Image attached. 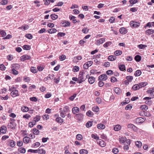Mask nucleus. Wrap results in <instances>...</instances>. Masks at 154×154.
Instances as JSON below:
<instances>
[{
  "label": "nucleus",
  "mask_w": 154,
  "mask_h": 154,
  "mask_svg": "<svg viewBox=\"0 0 154 154\" xmlns=\"http://www.w3.org/2000/svg\"><path fill=\"white\" fill-rule=\"evenodd\" d=\"M146 47H147V45L143 44H140L137 45V47L140 49H144Z\"/></svg>",
  "instance_id": "nucleus-47"
},
{
  "label": "nucleus",
  "mask_w": 154,
  "mask_h": 154,
  "mask_svg": "<svg viewBox=\"0 0 154 154\" xmlns=\"http://www.w3.org/2000/svg\"><path fill=\"white\" fill-rule=\"evenodd\" d=\"M126 79L127 80L131 82L132 81L133 79V76H128L126 77Z\"/></svg>",
  "instance_id": "nucleus-57"
},
{
  "label": "nucleus",
  "mask_w": 154,
  "mask_h": 154,
  "mask_svg": "<svg viewBox=\"0 0 154 154\" xmlns=\"http://www.w3.org/2000/svg\"><path fill=\"white\" fill-rule=\"evenodd\" d=\"M119 141L121 144L124 143L127 141L126 138L125 137L119 136Z\"/></svg>",
  "instance_id": "nucleus-8"
},
{
  "label": "nucleus",
  "mask_w": 154,
  "mask_h": 154,
  "mask_svg": "<svg viewBox=\"0 0 154 154\" xmlns=\"http://www.w3.org/2000/svg\"><path fill=\"white\" fill-rule=\"evenodd\" d=\"M138 84L140 88L146 86L148 84V83L147 82H140Z\"/></svg>",
  "instance_id": "nucleus-32"
},
{
  "label": "nucleus",
  "mask_w": 154,
  "mask_h": 154,
  "mask_svg": "<svg viewBox=\"0 0 154 154\" xmlns=\"http://www.w3.org/2000/svg\"><path fill=\"white\" fill-rule=\"evenodd\" d=\"M32 131L34 134L35 135H37L39 134V131L36 128L33 129Z\"/></svg>",
  "instance_id": "nucleus-35"
},
{
  "label": "nucleus",
  "mask_w": 154,
  "mask_h": 154,
  "mask_svg": "<svg viewBox=\"0 0 154 154\" xmlns=\"http://www.w3.org/2000/svg\"><path fill=\"white\" fill-rule=\"evenodd\" d=\"M119 69L122 71L125 70V66L124 65H121L119 66Z\"/></svg>",
  "instance_id": "nucleus-40"
},
{
  "label": "nucleus",
  "mask_w": 154,
  "mask_h": 154,
  "mask_svg": "<svg viewBox=\"0 0 154 154\" xmlns=\"http://www.w3.org/2000/svg\"><path fill=\"white\" fill-rule=\"evenodd\" d=\"M80 154H87L88 151L87 150L82 149L80 150Z\"/></svg>",
  "instance_id": "nucleus-50"
},
{
  "label": "nucleus",
  "mask_w": 154,
  "mask_h": 154,
  "mask_svg": "<svg viewBox=\"0 0 154 154\" xmlns=\"http://www.w3.org/2000/svg\"><path fill=\"white\" fill-rule=\"evenodd\" d=\"M92 110L93 111L95 112H98L99 111V108L98 106H95L92 108Z\"/></svg>",
  "instance_id": "nucleus-51"
},
{
  "label": "nucleus",
  "mask_w": 154,
  "mask_h": 154,
  "mask_svg": "<svg viewBox=\"0 0 154 154\" xmlns=\"http://www.w3.org/2000/svg\"><path fill=\"white\" fill-rule=\"evenodd\" d=\"M99 145L102 147H104L106 146V143L102 140L99 141Z\"/></svg>",
  "instance_id": "nucleus-34"
},
{
  "label": "nucleus",
  "mask_w": 154,
  "mask_h": 154,
  "mask_svg": "<svg viewBox=\"0 0 154 154\" xmlns=\"http://www.w3.org/2000/svg\"><path fill=\"white\" fill-rule=\"evenodd\" d=\"M140 23L138 22H137L134 21H131L130 22V25L131 27L136 28L140 26Z\"/></svg>",
  "instance_id": "nucleus-2"
},
{
  "label": "nucleus",
  "mask_w": 154,
  "mask_h": 154,
  "mask_svg": "<svg viewBox=\"0 0 154 154\" xmlns=\"http://www.w3.org/2000/svg\"><path fill=\"white\" fill-rule=\"evenodd\" d=\"M141 74V72L140 70H137L134 73V75L135 76H140Z\"/></svg>",
  "instance_id": "nucleus-42"
},
{
  "label": "nucleus",
  "mask_w": 154,
  "mask_h": 154,
  "mask_svg": "<svg viewBox=\"0 0 154 154\" xmlns=\"http://www.w3.org/2000/svg\"><path fill=\"white\" fill-rule=\"evenodd\" d=\"M31 117V116L29 115L28 114H26L23 116V118L24 119H29V118H30Z\"/></svg>",
  "instance_id": "nucleus-63"
},
{
  "label": "nucleus",
  "mask_w": 154,
  "mask_h": 154,
  "mask_svg": "<svg viewBox=\"0 0 154 154\" xmlns=\"http://www.w3.org/2000/svg\"><path fill=\"white\" fill-rule=\"evenodd\" d=\"M112 152L114 154H117L119 152V149L117 148H114L112 149Z\"/></svg>",
  "instance_id": "nucleus-54"
},
{
  "label": "nucleus",
  "mask_w": 154,
  "mask_h": 154,
  "mask_svg": "<svg viewBox=\"0 0 154 154\" xmlns=\"http://www.w3.org/2000/svg\"><path fill=\"white\" fill-rule=\"evenodd\" d=\"M36 124V123H35V122L33 121L32 120V122H30L29 123L28 126L30 128H32L33 127L34 125H35Z\"/></svg>",
  "instance_id": "nucleus-39"
},
{
  "label": "nucleus",
  "mask_w": 154,
  "mask_h": 154,
  "mask_svg": "<svg viewBox=\"0 0 154 154\" xmlns=\"http://www.w3.org/2000/svg\"><path fill=\"white\" fill-rule=\"evenodd\" d=\"M30 56L27 54L23 55L20 57V60L22 61H24L26 60H30Z\"/></svg>",
  "instance_id": "nucleus-10"
},
{
  "label": "nucleus",
  "mask_w": 154,
  "mask_h": 154,
  "mask_svg": "<svg viewBox=\"0 0 154 154\" xmlns=\"http://www.w3.org/2000/svg\"><path fill=\"white\" fill-rule=\"evenodd\" d=\"M23 48L24 50H28L30 49L31 47L30 46L28 45H24L23 46Z\"/></svg>",
  "instance_id": "nucleus-52"
},
{
  "label": "nucleus",
  "mask_w": 154,
  "mask_h": 154,
  "mask_svg": "<svg viewBox=\"0 0 154 154\" xmlns=\"http://www.w3.org/2000/svg\"><path fill=\"white\" fill-rule=\"evenodd\" d=\"M88 81L89 83L91 84H93L94 82L95 81V78L94 77L91 76V77H88Z\"/></svg>",
  "instance_id": "nucleus-15"
},
{
  "label": "nucleus",
  "mask_w": 154,
  "mask_h": 154,
  "mask_svg": "<svg viewBox=\"0 0 154 154\" xmlns=\"http://www.w3.org/2000/svg\"><path fill=\"white\" fill-rule=\"evenodd\" d=\"M9 91H12V92H11V96L13 95H14L15 96H19L18 95V91L17 90H12L11 89V88H10L9 87Z\"/></svg>",
  "instance_id": "nucleus-6"
},
{
  "label": "nucleus",
  "mask_w": 154,
  "mask_h": 154,
  "mask_svg": "<svg viewBox=\"0 0 154 154\" xmlns=\"http://www.w3.org/2000/svg\"><path fill=\"white\" fill-rule=\"evenodd\" d=\"M66 58V56L65 55H62L59 57V59L60 61H63Z\"/></svg>",
  "instance_id": "nucleus-61"
},
{
  "label": "nucleus",
  "mask_w": 154,
  "mask_h": 154,
  "mask_svg": "<svg viewBox=\"0 0 154 154\" xmlns=\"http://www.w3.org/2000/svg\"><path fill=\"white\" fill-rule=\"evenodd\" d=\"M132 88L134 90H137L140 89V88L138 84H136L133 86Z\"/></svg>",
  "instance_id": "nucleus-36"
},
{
  "label": "nucleus",
  "mask_w": 154,
  "mask_h": 154,
  "mask_svg": "<svg viewBox=\"0 0 154 154\" xmlns=\"http://www.w3.org/2000/svg\"><path fill=\"white\" fill-rule=\"evenodd\" d=\"M119 32L121 34H125L127 33V31L125 28L122 27L119 29Z\"/></svg>",
  "instance_id": "nucleus-20"
},
{
  "label": "nucleus",
  "mask_w": 154,
  "mask_h": 154,
  "mask_svg": "<svg viewBox=\"0 0 154 154\" xmlns=\"http://www.w3.org/2000/svg\"><path fill=\"white\" fill-rule=\"evenodd\" d=\"M108 59L109 61H113L116 59V57L114 55H110L108 57Z\"/></svg>",
  "instance_id": "nucleus-23"
},
{
  "label": "nucleus",
  "mask_w": 154,
  "mask_h": 154,
  "mask_svg": "<svg viewBox=\"0 0 154 154\" xmlns=\"http://www.w3.org/2000/svg\"><path fill=\"white\" fill-rule=\"evenodd\" d=\"M135 144L136 145L138 148L140 147L142 145L141 142L139 141H137L135 142Z\"/></svg>",
  "instance_id": "nucleus-41"
},
{
  "label": "nucleus",
  "mask_w": 154,
  "mask_h": 154,
  "mask_svg": "<svg viewBox=\"0 0 154 154\" xmlns=\"http://www.w3.org/2000/svg\"><path fill=\"white\" fill-rule=\"evenodd\" d=\"M7 131L6 127L5 126H3L1 127L0 130V133L4 134L6 133Z\"/></svg>",
  "instance_id": "nucleus-14"
},
{
  "label": "nucleus",
  "mask_w": 154,
  "mask_h": 154,
  "mask_svg": "<svg viewBox=\"0 0 154 154\" xmlns=\"http://www.w3.org/2000/svg\"><path fill=\"white\" fill-rule=\"evenodd\" d=\"M89 31V29L86 27H84L82 30V31L84 33H87Z\"/></svg>",
  "instance_id": "nucleus-64"
},
{
  "label": "nucleus",
  "mask_w": 154,
  "mask_h": 154,
  "mask_svg": "<svg viewBox=\"0 0 154 154\" xmlns=\"http://www.w3.org/2000/svg\"><path fill=\"white\" fill-rule=\"evenodd\" d=\"M82 135L81 134H78L76 136V138L78 140H81L82 138Z\"/></svg>",
  "instance_id": "nucleus-60"
},
{
  "label": "nucleus",
  "mask_w": 154,
  "mask_h": 154,
  "mask_svg": "<svg viewBox=\"0 0 154 154\" xmlns=\"http://www.w3.org/2000/svg\"><path fill=\"white\" fill-rule=\"evenodd\" d=\"M8 126L11 127L12 129H14L16 126V124L14 122H11L10 123L8 124Z\"/></svg>",
  "instance_id": "nucleus-17"
},
{
  "label": "nucleus",
  "mask_w": 154,
  "mask_h": 154,
  "mask_svg": "<svg viewBox=\"0 0 154 154\" xmlns=\"http://www.w3.org/2000/svg\"><path fill=\"white\" fill-rule=\"evenodd\" d=\"M42 117L44 119L47 120L49 119V116L48 114H45L43 115Z\"/></svg>",
  "instance_id": "nucleus-58"
},
{
  "label": "nucleus",
  "mask_w": 154,
  "mask_h": 154,
  "mask_svg": "<svg viewBox=\"0 0 154 154\" xmlns=\"http://www.w3.org/2000/svg\"><path fill=\"white\" fill-rule=\"evenodd\" d=\"M105 41V38H101L99 40H97L96 42V44L97 45H99L103 43Z\"/></svg>",
  "instance_id": "nucleus-13"
},
{
  "label": "nucleus",
  "mask_w": 154,
  "mask_h": 154,
  "mask_svg": "<svg viewBox=\"0 0 154 154\" xmlns=\"http://www.w3.org/2000/svg\"><path fill=\"white\" fill-rule=\"evenodd\" d=\"M154 33V30L151 29H148L145 32V33L146 34L149 35H150L152 34L153 33Z\"/></svg>",
  "instance_id": "nucleus-24"
},
{
  "label": "nucleus",
  "mask_w": 154,
  "mask_h": 154,
  "mask_svg": "<svg viewBox=\"0 0 154 154\" xmlns=\"http://www.w3.org/2000/svg\"><path fill=\"white\" fill-rule=\"evenodd\" d=\"M91 137L96 140H98L99 139V137L97 136V134H91Z\"/></svg>",
  "instance_id": "nucleus-38"
},
{
  "label": "nucleus",
  "mask_w": 154,
  "mask_h": 154,
  "mask_svg": "<svg viewBox=\"0 0 154 154\" xmlns=\"http://www.w3.org/2000/svg\"><path fill=\"white\" fill-rule=\"evenodd\" d=\"M38 152L41 154H45L46 152L45 150H44L43 149L41 148V147H40L38 150Z\"/></svg>",
  "instance_id": "nucleus-37"
},
{
  "label": "nucleus",
  "mask_w": 154,
  "mask_h": 154,
  "mask_svg": "<svg viewBox=\"0 0 154 154\" xmlns=\"http://www.w3.org/2000/svg\"><path fill=\"white\" fill-rule=\"evenodd\" d=\"M79 67L78 66H75L74 67L72 71L74 72H76L79 71Z\"/></svg>",
  "instance_id": "nucleus-48"
},
{
  "label": "nucleus",
  "mask_w": 154,
  "mask_h": 154,
  "mask_svg": "<svg viewBox=\"0 0 154 154\" xmlns=\"http://www.w3.org/2000/svg\"><path fill=\"white\" fill-rule=\"evenodd\" d=\"M79 108L77 107H75L72 108V113L75 114L76 113H78L79 112Z\"/></svg>",
  "instance_id": "nucleus-19"
},
{
  "label": "nucleus",
  "mask_w": 154,
  "mask_h": 154,
  "mask_svg": "<svg viewBox=\"0 0 154 154\" xmlns=\"http://www.w3.org/2000/svg\"><path fill=\"white\" fill-rule=\"evenodd\" d=\"M18 152L22 153H25L26 151L25 149L24 148L22 147L19 148L18 149Z\"/></svg>",
  "instance_id": "nucleus-31"
},
{
  "label": "nucleus",
  "mask_w": 154,
  "mask_h": 154,
  "mask_svg": "<svg viewBox=\"0 0 154 154\" xmlns=\"http://www.w3.org/2000/svg\"><path fill=\"white\" fill-rule=\"evenodd\" d=\"M122 53V51L120 50L116 51L114 53V54L116 56H118L121 55Z\"/></svg>",
  "instance_id": "nucleus-44"
},
{
  "label": "nucleus",
  "mask_w": 154,
  "mask_h": 154,
  "mask_svg": "<svg viewBox=\"0 0 154 154\" xmlns=\"http://www.w3.org/2000/svg\"><path fill=\"white\" fill-rule=\"evenodd\" d=\"M148 93L151 96H154V89L152 88H150L147 91Z\"/></svg>",
  "instance_id": "nucleus-26"
},
{
  "label": "nucleus",
  "mask_w": 154,
  "mask_h": 154,
  "mask_svg": "<svg viewBox=\"0 0 154 154\" xmlns=\"http://www.w3.org/2000/svg\"><path fill=\"white\" fill-rule=\"evenodd\" d=\"M63 111L64 112L66 113V112L69 111V108L68 106H66L63 108Z\"/></svg>",
  "instance_id": "nucleus-55"
},
{
  "label": "nucleus",
  "mask_w": 154,
  "mask_h": 154,
  "mask_svg": "<svg viewBox=\"0 0 154 154\" xmlns=\"http://www.w3.org/2000/svg\"><path fill=\"white\" fill-rule=\"evenodd\" d=\"M122 127L119 125H117L113 126V129L116 131H118L121 129Z\"/></svg>",
  "instance_id": "nucleus-16"
},
{
  "label": "nucleus",
  "mask_w": 154,
  "mask_h": 154,
  "mask_svg": "<svg viewBox=\"0 0 154 154\" xmlns=\"http://www.w3.org/2000/svg\"><path fill=\"white\" fill-rule=\"evenodd\" d=\"M89 77V75H87L85 76L83 72H80L78 76V83L80 84L82 83L85 81L86 78H88Z\"/></svg>",
  "instance_id": "nucleus-1"
},
{
  "label": "nucleus",
  "mask_w": 154,
  "mask_h": 154,
  "mask_svg": "<svg viewBox=\"0 0 154 154\" xmlns=\"http://www.w3.org/2000/svg\"><path fill=\"white\" fill-rule=\"evenodd\" d=\"M76 120L79 121L82 120L83 118V115L81 113L76 114L75 117Z\"/></svg>",
  "instance_id": "nucleus-3"
},
{
  "label": "nucleus",
  "mask_w": 154,
  "mask_h": 154,
  "mask_svg": "<svg viewBox=\"0 0 154 154\" xmlns=\"http://www.w3.org/2000/svg\"><path fill=\"white\" fill-rule=\"evenodd\" d=\"M107 79V76L105 74H103L100 75L98 78L99 80L105 81Z\"/></svg>",
  "instance_id": "nucleus-12"
},
{
  "label": "nucleus",
  "mask_w": 154,
  "mask_h": 154,
  "mask_svg": "<svg viewBox=\"0 0 154 154\" xmlns=\"http://www.w3.org/2000/svg\"><path fill=\"white\" fill-rule=\"evenodd\" d=\"M87 115L89 117H92L94 115L93 113L91 111L89 110L86 113Z\"/></svg>",
  "instance_id": "nucleus-53"
},
{
  "label": "nucleus",
  "mask_w": 154,
  "mask_h": 154,
  "mask_svg": "<svg viewBox=\"0 0 154 154\" xmlns=\"http://www.w3.org/2000/svg\"><path fill=\"white\" fill-rule=\"evenodd\" d=\"M57 31V30L56 29L53 28L49 29L48 31V32L50 33H55Z\"/></svg>",
  "instance_id": "nucleus-56"
},
{
  "label": "nucleus",
  "mask_w": 154,
  "mask_h": 154,
  "mask_svg": "<svg viewBox=\"0 0 154 154\" xmlns=\"http://www.w3.org/2000/svg\"><path fill=\"white\" fill-rule=\"evenodd\" d=\"M131 143V140L130 139H128L127 141L124 146L123 147L124 149L125 150H127L129 149L130 144Z\"/></svg>",
  "instance_id": "nucleus-5"
},
{
  "label": "nucleus",
  "mask_w": 154,
  "mask_h": 154,
  "mask_svg": "<svg viewBox=\"0 0 154 154\" xmlns=\"http://www.w3.org/2000/svg\"><path fill=\"white\" fill-rule=\"evenodd\" d=\"M0 33L2 37H3L5 36L6 35V33L5 32V31L3 30L0 29Z\"/></svg>",
  "instance_id": "nucleus-45"
},
{
  "label": "nucleus",
  "mask_w": 154,
  "mask_h": 154,
  "mask_svg": "<svg viewBox=\"0 0 154 154\" xmlns=\"http://www.w3.org/2000/svg\"><path fill=\"white\" fill-rule=\"evenodd\" d=\"M9 142V144L10 146L13 147H14L16 145L15 142L13 140H8V142Z\"/></svg>",
  "instance_id": "nucleus-30"
},
{
  "label": "nucleus",
  "mask_w": 154,
  "mask_h": 154,
  "mask_svg": "<svg viewBox=\"0 0 154 154\" xmlns=\"http://www.w3.org/2000/svg\"><path fill=\"white\" fill-rule=\"evenodd\" d=\"M140 108L142 110L144 109L146 110L148 109V106L146 105H142L140 106Z\"/></svg>",
  "instance_id": "nucleus-59"
},
{
  "label": "nucleus",
  "mask_w": 154,
  "mask_h": 154,
  "mask_svg": "<svg viewBox=\"0 0 154 154\" xmlns=\"http://www.w3.org/2000/svg\"><path fill=\"white\" fill-rule=\"evenodd\" d=\"M93 62L92 61H90L87 62L83 65L84 68L85 69H87L88 67L91 66L93 64Z\"/></svg>",
  "instance_id": "nucleus-4"
},
{
  "label": "nucleus",
  "mask_w": 154,
  "mask_h": 154,
  "mask_svg": "<svg viewBox=\"0 0 154 154\" xmlns=\"http://www.w3.org/2000/svg\"><path fill=\"white\" fill-rule=\"evenodd\" d=\"M21 110L23 112H26L29 110V108L27 106H23L21 107Z\"/></svg>",
  "instance_id": "nucleus-25"
},
{
  "label": "nucleus",
  "mask_w": 154,
  "mask_h": 154,
  "mask_svg": "<svg viewBox=\"0 0 154 154\" xmlns=\"http://www.w3.org/2000/svg\"><path fill=\"white\" fill-rule=\"evenodd\" d=\"M12 69H18L20 68V65L19 64L17 63L13 64L11 65Z\"/></svg>",
  "instance_id": "nucleus-21"
},
{
  "label": "nucleus",
  "mask_w": 154,
  "mask_h": 154,
  "mask_svg": "<svg viewBox=\"0 0 154 154\" xmlns=\"http://www.w3.org/2000/svg\"><path fill=\"white\" fill-rule=\"evenodd\" d=\"M114 91L118 95H119L121 93V90L118 88H114Z\"/></svg>",
  "instance_id": "nucleus-29"
},
{
  "label": "nucleus",
  "mask_w": 154,
  "mask_h": 154,
  "mask_svg": "<svg viewBox=\"0 0 154 154\" xmlns=\"http://www.w3.org/2000/svg\"><path fill=\"white\" fill-rule=\"evenodd\" d=\"M127 127L128 128H131L134 131L136 132L138 131V128L137 127L132 124H128Z\"/></svg>",
  "instance_id": "nucleus-9"
},
{
  "label": "nucleus",
  "mask_w": 154,
  "mask_h": 154,
  "mask_svg": "<svg viewBox=\"0 0 154 154\" xmlns=\"http://www.w3.org/2000/svg\"><path fill=\"white\" fill-rule=\"evenodd\" d=\"M134 59L136 61L139 62L141 60V57L139 55H137L135 56Z\"/></svg>",
  "instance_id": "nucleus-43"
},
{
  "label": "nucleus",
  "mask_w": 154,
  "mask_h": 154,
  "mask_svg": "<svg viewBox=\"0 0 154 154\" xmlns=\"http://www.w3.org/2000/svg\"><path fill=\"white\" fill-rule=\"evenodd\" d=\"M151 98L149 97H145L143 98V100H145V103L148 105H150L151 104Z\"/></svg>",
  "instance_id": "nucleus-11"
},
{
  "label": "nucleus",
  "mask_w": 154,
  "mask_h": 154,
  "mask_svg": "<svg viewBox=\"0 0 154 154\" xmlns=\"http://www.w3.org/2000/svg\"><path fill=\"white\" fill-rule=\"evenodd\" d=\"M70 25V22L66 20L63 21L60 23V25L62 27H66L69 26Z\"/></svg>",
  "instance_id": "nucleus-7"
},
{
  "label": "nucleus",
  "mask_w": 154,
  "mask_h": 154,
  "mask_svg": "<svg viewBox=\"0 0 154 154\" xmlns=\"http://www.w3.org/2000/svg\"><path fill=\"white\" fill-rule=\"evenodd\" d=\"M90 72L92 74H100L101 72H97V70L96 69H92L90 70Z\"/></svg>",
  "instance_id": "nucleus-33"
},
{
  "label": "nucleus",
  "mask_w": 154,
  "mask_h": 154,
  "mask_svg": "<svg viewBox=\"0 0 154 154\" xmlns=\"http://www.w3.org/2000/svg\"><path fill=\"white\" fill-rule=\"evenodd\" d=\"M137 121H138L139 123H142L145 120V118L144 117H140L137 119Z\"/></svg>",
  "instance_id": "nucleus-22"
},
{
  "label": "nucleus",
  "mask_w": 154,
  "mask_h": 154,
  "mask_svg": "<svg viewBox=\"0 0 154 154\" xmlns=\"http://www.w3.org/2000/svg\"><path fill=\"white\" fill-rule=\"evenodd\" d=\"M30 140L29 138L27 137H26L23 139V141L25 143H28Z\"/></svg>",
  "instance_id": "nucleus-28"
},
{
  "label": "nucleus",
  "mask_w": 154,
  "mask_h": 154,
  "mask_svg": "<svg viewBox=\"0 0 154 154\" xmlns=\"http://www.w3.org/2000/svg\"><path fill=\"white\" fill-rule=\"evenodd\" d=\"M97 128L99 129H103L105 128V125L102 124H99L97 125Z\"/></svg>",
  "instance_id": "nucleus-27"
},
{
  "label": "nucleus",
  "mask_w": 154,
  "mask_h": 154,
  "mask_svg": "<svg viewBox=\"0 0 154 154\" xmlns=\"http://www.w3.org/2000/svg\"><path fill=\"white\" fill-rule=\"evenodd\" d=\"M92 122L88 121L86 123V126L87 128H89L92 126Z\"/></svg>",
  "instance_id": "nucleus-46"
},
{
  "label": "nucleus",
  "mask_w": 154,
  "mask_h": 154,
  "mask_svg": "<svg viewBox=\"0 0 154 154\" xmlns=\"http://www.w3.org/2000/svg\"><path fill=\"white\" fill-rule=\"evenodd\" d=\"M50 16L51 17L52 19L53 20H55L58 17V16L55 14H51Z\"/></svg>",
  "instance_id": "nucleus-62"
},
{
  "label": "nucleus",
  "mask_w": 154,
  "mask_h": 154,
  "mask_svg": "<svg viewBox=\"0 0 154 154\" xmlns=\"http://www.w3.org/2000/svg\"><path fill=\"white\" fill-rule=\"evenodd\" d=\"M112 44L111 42H106L104 45L103 46L105 48H107L108 46L111 45Z\"/></svg>",
  "instance_id": "nucleus-49"
},
{
  "label": "nucleus",
  "mask_w": 154,
  "mask_h": 154,
  "mask_svg": "<svg viewBox=\"0 0 154 154\" xmlns=\"http://www.w3.org/2000/svg\"><path fill=\"white\" fill-rule=\"evenodd\" d=\"M40 116L36 115L35 117L33 118V120H32L35 123H36L37 122H38L40 120Z\"/></svg>",
  "instance_id": "nucleus-18"
}]
</instances>
